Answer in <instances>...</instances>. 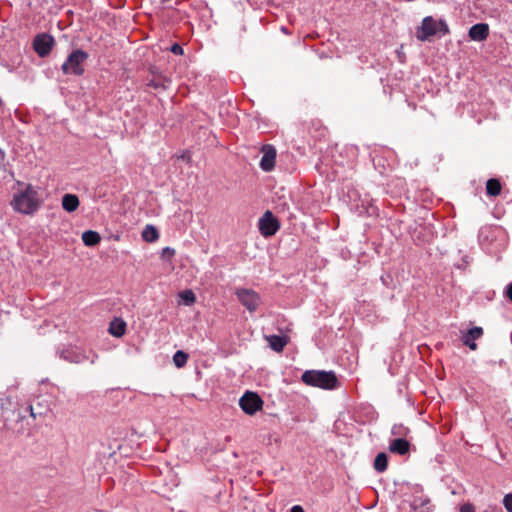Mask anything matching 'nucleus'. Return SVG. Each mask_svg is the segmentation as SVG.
Wrapping results in <instances>:
<instances>
[{"mask_svg":"<svg viewBox=\"0 0 512 512\" xmlns=\"http://www.w3.org/2000/svg\"><path fill=\"white\" fill-rule=\"evenodd\" d=\"M259 231L264 237H271L280 229V223L273 213L267 210L259 219Z\"/></svg>","mask_w":512,"mask_h":512,"instance_id":"0eeeda50","label":"nucleus"},{"mask_svg":"<svg viewBox=\"0 0 512 512\" xmlns=\"http://www.w3.org/2000/svg\"><path fill=\"white\" fill-rule=\"evenodd\" d=\"M468 35L473 41H484L489 35V26L486 23H477L469 29Z\"/></svg>","mask_w":512,"mask_h":512,"instance_id":"9d476101","label":"nucleus"},{"mask_svg":"<svg viewBox=\"0 0 512 512\" xmlns=\"http://www.w3.org/2000/svg\"><path fill=\"white\" fill-rule=\"evenodd\" d=\"M144 241L152 243L159 238L158 230L153 225H146L142 231Z\"/></svg>","mask_w":512,"mask_h":512,"instance_id":"6ab92c4d","label":"nucleus"},{"mask_svg":"<svg viewBox=\"0 0 512 512\" xmlns=\"http://www.w3.org/2000/svg\"><path fill=\"white\" fill-rule=\"evenodd\" d=\"M88 58V53L81 50H73L62 64V72L66 75L81 76L84 73L83 64Z\"/></svg>","mask_w":512,"mask_h":512,"instance_id":"20e7f679","label":"nucleus"},{"mask_svg":"<svg viewBox=\"0 0 512 512\" xmlns=\"http://www.w3.org/2000/svg\"><path fill=\"white\" fill-rule=\"evenodd\" d=\"M373 467L379 473H382V472L386 471V469L388 467V456H387V454L384 453V452L378 453L376 455V457H375Z\"/></svg>","mask_w":512,"mask_h":512,"instance_id":"f3484780","label":"nucleus"},{"mask_svg":"<svg viewBox=\"0 0 512 512\" xmlns=\"http://www.w3.org/2000/svg\"><path fill=\"white\" fill-rule=\"evenodd\" d=\"M389 450L392 453H396L399 455H405L410 450V443L402 437L396 438L391 441L389 445Z\"/></svg>","mask_w":512,"mask_h":512,"instance_id":"f8f14e48","label":"nucleus"},{"mask_svg":"<svg viewBox=\"0 0 512 512\" xmlns=\"http://www.w3.org/2000/svg\"><path fill=\"white\" fill-rule=\"evenodd\" d=\"M501 183L496 178H491L486 183V193L489 196H498L501 193Z\"/></svg>","mask_w":512,"mask_h":512,"instance_id":"a211bd4d","label":"nucleus"},{"mask_svg":"<svg viewBox=\"0 0 512 512\" xmlns=\"http://www.w3.org/2000/svg\"><path fill=\"white\" fill-rule=\"evenodd\" d=\"M438 31L443 35L448 34L449 27L447 23L444 20L437 22L432 16H427L422 20L416 36L420 41H427L430 37L436 35Z\"/></svg>","mask_w":512,"mask_h":512,"instance_id":"7ed1b4c3","label":"nucleus"},{"mask_svg":"<svg viewBox=\"0 0 512 512\" xmlns=\"http://www.w3.org/2000/svg\"><path fill=\"white\" fill-rule=\"evenodd\" d=\"M504 294L512 302V282L507 285Z\"/></svg>","mask_w":512,"mask_h":512,"instance_id":"c85d7f7f","label":"nucleus"},{"mask_svg":"<svg viewBox=\"0 0 512 512\" xmlns=\"http://www.w3.org/2000/svg\"><path fill=\"white\" fill-rule=\"evenodd\" d=\"M79 198L75 194H65L62 197V207L65 211L71 213L79 207Z\"/></svg>","mask_w":512,"mask_h":512,"instance_id":"4468645a","label":"nucleus"},{"mask_svg":"<svg viewBox=\"0 0 512 512\" xmlns=\"http://www.w3.org/2000/svg\"><path fill=\"white\" fill-rule=\"evenodd\" d=\"M408 431V428L404 427L403 425H394L392 427L391 433L403 438V436L407 435Z\"/></svg>","mask_w":512,"mask_h":512,"instance_id":"b1692460","label":"nucleus"},{"mask_svg":"<svg viewBox=\"0 0 512 512\" xmlns=\"http://www.w3.org/2000/svg\"><path fill=\"white\" fill-rule=\"evenodd\" d=\"M170 51L175 55H183L184 53L183 48L178 43H174L171 46Z\"/></svg>","mask_w":512,"mask_h":512,"instance_id":"bb28decb","label":"nucleus"},{"mask_svg":"<svg viewBox=\"0 0 512 512\" xmlns=\"http://www.w3.org/2000/svg\"><path fill=\"white\" fill-rule=\"evenodd\" d=\"M4 158H5V154L4 152L0 149V166L2 165L3 161H4Z\"/></svg>","mask_w":512,"mask_h":512,"instance_id":"7c9ffc66","label":"nucleus"},{"mask_svg":"<svg viewBox=\"0 0 512 512\" xmlns=\"http://www.w3.org/2000/svg\"><path fill=\"white\" fill-rule=\"evenodd\" d=\"M12 207L21 213H33L38 207V198L36 190L28 185L25 190L14 195L11 202Z\"/></svg>","mask_w":512,"mask_h":512,"instance_id":"f03ea898","label":"nucleus"},{"mask_svg":"<svg viewBox=\"0 0 512 512\" xmlns=\"http://www.w3.org/2000/svg\"><path fill=\"white\" fill-rule=\"evenodd\" d=\"M188 360V354L179 350L177 351L173 356V361L176 367L180 368L183 367Z\"/></svg>","mask_w":512,"mask_h":512,"instance_id":"412c9836","label":"nucleus"},{"mask_svg":"<svg viewBox=\"0 0 512 512\" xmlns=\"http://www.w3.org/2000/svg\"><path fill=\"white\" fill-rule=\"evenodd\" d=\"M126 323L120 319L115 318L109 325V333L115 337H121L125 334Z\"/></svg>","mask_w":512,"mask_h":512,"instance_id":"2eb2a0df","label":"nucleus"},{"mask_svg":"<svg viewBox=\"0 0 512 512\" xmlns=\"http://www.w3.org/2000/svg\"><path fill=\"white\" fill-rule=\"evenodd\" d=\"M412 507L415 510L421 509V512H430L431 502L430 499L417 498L414 499Z\"/></svg>","mask_w":512,"mask_h":512,"instance_id":"aec40b11","label":"nucleus"},{"mask_svg":"<svg viewBox=\"0 0 512 512\" xmlns=\"http://www.w3.org/2000/svg\"><path fill=\"white\" fill-rule=\"evenodd\" d=\"M270 348L275 352H282L288 343V337L279 335L266 336Z\"/></svg>","mask_w":512,"mask_h":512,"instance_id":"ddd939ff","label":"nucleus"},{"mask_svg":"<svg viewBox=\"0 0 512 512\" xmlns=\"http://www.w3.org/2000/svg\"><path fill=\"white\" fill-rule=\"evenodd\" d=\"M483 336V329L481 327H473L469 329L462 337L463 343L471 350L477 349L475 341Z\"/></svg>","mask_w":512,"mask_h":512,"instance_id":"9b49d317","label":"nucleus"},{"mask_svg":"<svg viewBox=\"0 0 512 512\" xmlns=\"http://www.w3.org/2000/svg\"><path fill=\"white\" fill-rule=\"evenodd\" d=\"M460 512H475V508L470 503H465L460 507Z\"/></svg>","mask_w":512,"mask_h":512,"instance_id":"cd10ccee","label":"nucleus"},{"mask_svg":"<svg viewBox=\"0 0 512 512\" xmlns=\"http://www.w3.org/2000/svg\"><path fill=\"white\" fill-rule=\"evenodd\" d=\"M175 255V250L171 247H165L162 249L161 257L163 259H171Z\"/></svg>","mask_w":512,"mask_h":512,"instance_id":"a878e982","label":"nucleus"},{"mask_svg":"<svg viewBox=\"0 0 512 512\" xmlns=\"http://www.w3.org/2000/svg\"><path fill=\"white\" fill-rule=\"evenodd\" d=\"M54 38L46 33L37 35L33 40V48L40 57H46L52 50Z\"/></svg>","mask_w":512,"mask_h":512,"instance_id":"6e6552de","label":"nucleus"},{"mask_svg":"<svg viewBox=\"0 0 512 512\" xmlns=\"http://www.w3.org/2000/svg\"><path fill=\"white\" fill-rule=\"evenodd\" d=\"M503 505L508 512H512V493L504 496Z\"/></svg>","mask_w":512,"mask_h":512,"instance_id":"393cba45","label":"nucleus"},{"mask_svg":"<svg viewBox=\"0 0 512 512\" xmlns=\"http://www.w3.org/2000/svg\"><path fill=\"white\" fill-rule=\"evenodd\" d=\"M262 158L260 161V167L263 171L269 172L273 170L276 159V149L273 145L265 144L262 149Z\"/></svg>","mask_w":512,"mask_h":512,"instance_id":"1a4fd4ad","label":"nucleus"},{"mask_svg":"<svg viewBox=\"0 0 512 512\" xmlns=\"http://www.w3.org/2000/svg\"><path fill=\"white\" fill-rule=\"evenodd\" d=\"M60 357L70 362H80L81 356L71 350L62 351Z\"/></svg>","mask_w":512,"mask_h":512,"instance_id":"5701e85b","label":"nucleus"},{"mask_svg":"<svg viewBox=\"0 0 512 512\" xmlns=\"http://www.w3.org/2000/svg\"><path fill=\"white\" fill-rule=\"evenodd\" d=\"M28 409H29V411H30V415H31L33 418H36V415H35V413H34V411H33V407L30 405V406L28 407Z\"/></svg>","mask_w":512,"mask_h":512,"instance_id":"2f4dec72","label":"nucleus"},{"mask_svg":"<svg viewBox=\"0 0 512 512\" xmlns=\"http://www.w3.org/2000/svg\"><path fill=\"white\" fill-rule=\"evenodd\" d=\"M239 406L246 414L254 415L257 411L262 409L263 400L257 393L246 391L239 399Z\"/></svg>","mask_w":512,"mask_h":512,"instance_id":"423d86ee","label":"nucleus"},{"mask_svg":"<svg viewBox=\"0 0 512 512\" xmlns=\"http://www.w3.org/2000/svg\"><path fill=\"white\" fill-rule=\"evenodd\" d=\"M82 241L86 246L93 247L100 243L101 236L96 231L87 230L82 234Z\"/></svg>","mask_w":512,"mask_h":512,"instance_id":"dca6fc26","label":"nucleus"},{"mask_svg":"<svg viewBox=\"0 0 512 512\" xmlns=\"http://www.w3.org/2000/svg\"><path fill=\"white\" fill-rule=\"evenodd\" d=\"M290 512H304V509L300 505H295L290 509Z\"/></svg>","mask_w":512,"mask_h":512,"instance_id":"c756f323","label":"nucleus"},{"mask_svg":"<svg viewBox=\"0 0 512 512\" xmlns=\"http://www.w3.org/2000/svg\"><path fill=\"white\" fill-rule=\"evenodd\" d=\"M235 294L239 302L250 312L256 311L261 303L260 295L252 289L238 288Z\"/></svg>","mask_w":512,"mask_h":512,"instance_id":"39448f33","label":"nucleus"},{"mask_svg":"<svg viewBox=\"0 0 512 512\" xmlns=\"http://www.w3.org/2000/svg\"><path fill=\"white\" fill-rule=\"evenodd\" d=\"M301 380L308 386L325 390H333L339 386L338 378L333 371L307 370L302 374Z\"/></svg>","mask_w":512,"mask_h":512,"instance_id":"f257e3e1","label":"nucleus"},{"mask_svg":"<svg viewBox=\"0 0 512 512\" xmlns=\"http://www.w3.org/2000/svg\"><path fill=\"white\" fill-rule=\"evenodd\" d=\"M179 297L182 299L185 305H192L196 301L195 294L191 290H184L179 293Z\"/></svg>","mask_w":512,"mask_h":512,"instance_id":"4be33fe9","label":"nucleus"}]
</instances>
